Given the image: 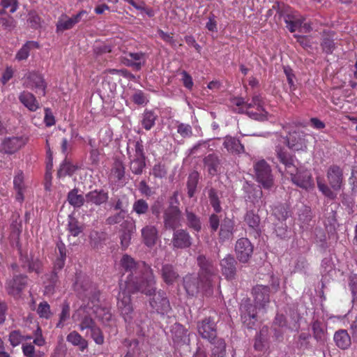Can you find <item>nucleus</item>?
Wrapping results in <instances>:
<instances>
[{"mask_svg": "<svg viewBox=\"0 0 357 357\" xmlns=\"http://www.w3.org/2000/svg\"><path fill=\"white\" fill-rule=\"evenodd\" d=\"M24 340V336L19 331H13L9 335V341L13 347L19 345Z\"/></svg>", "mask_w": 357, "mask_h": 357, "instance_id": "13d9d810", "label": "nucleus"}, {"mask_svg": "<svg viewBox=\"0 0 357 357\" xmlns=\"http://www.w3.org/2000/svg\"><path fill=\"white\" fill-rule=\"evenodd\" d=\"M234 222L229 220H225L220 226V236L222 239L229 238L233 234Z\"/></svg>", "mask_w": 357, "mask_h": 357, "instance_id": "4c0bfd02", "label": "nucleus"}, {"mask_svg": "<svg viewBox=\"0 0 357 357\" xmlns=\"http://www.w3.org/2000/svg\"><path fill=\"white\" fill-rule=\"evenodd\" d=\"M23 84L26 88L35 89L36 92L41 91L42 94L45 95L46 87L43 77L36 72H29L23 79Z\"/></svg>", "mask_w": 357, "mask_h": 357, "instance_id": "2eb2a0df", "label": "nucleus"}, {"mask_svg": "<svg viewBox=\"0 0 357 357\" xmlns=\"http://www.w3.org/2000/svg\"><path fill=\"white\" fill-rule=\"evenodd\" d=\"M188 226L198 231L201 229L199 219L192 213L186 211Z\"/></svg>", "mask_w": 357, "mask_h": 357, "instance_id": "864d4df0", "label": "nucleus"}, {"mask_svg": "<svg viewBox=\"0 0 357 357\" xmlns=\"http://www.w3.org/2000/svg\"><path fill=\"white\" fill-rule=\"evenodd\" d=\"M136 230L135 221L129 217L124 220L121 225V245L123 249H126L131 241L132 234Z\"/></svg>", "mask_w": 357, "mask_h": 357, "instance_id": "ddd939ff", "label": "nucleus"}, {"mask_svg": "<svg viewBox=\"0 0 357 357\" xmlns=\"http://www.w3.org/2000/svg\"><path fill=\"white\" fill-rule=\"evenodd\" d=\"M244 220L250 228L255 231L258 230L260 219L257 214L254 213L252 211H248Z\"/></svg>", "mask_w": 357, "mask_h": 357, "instance_id": "a19ab883", "label": "nucleus"}, {"mask_svg": "<svg viewBox=\"0 0 357 357\" xmlns=\"http://www.w3.org/2000/svg\"><path fill=\"white\" fill-rule=\"evenodd\" d=\"M1 20L0 25L5 29L10 31L15 27V22L12 17L5 16L3 18H1Z\"/></svg>", "mask_w": 357, "mask_h": 357, "instance_id": "69168bd1", "label": "nucleus"}, {"mask_svg": "<svg viewBox=\"0 0 357 357\" xmlns=\"http://www.w3.org/2000/svg\"><path fill=\"white\" fill-rule=\"evenodd\" d=\"M24 144L25 140L22 137H6L1 144L0 151L7 154H13Z\"/></svg>", "mask_w": 357, "mask_h": 357, "instance_id": "a211bd4d", "label": "nucleus"}, {"mask_svg": "<svg viewBox=\"0 0 357 357\" xmlns=\"http://www.w3.org/2000/svg\"><path fill=\"white\" fill-rule=\"evenodd\" d=\"M312 331L314 337L319 342H324L326 339L325 331L322 327V324L319 321H314L312 323Z\"/></svg>", "mask_w": 357, "mask_h": 357, "instance_id": "79ce46f5", "label": "nucleus"}, {"mask_svg": "<svg viewBox=\"0 0 357 357\" xmlns=\"http://www.w3.org/2000/svg\"><path fill=\"white\" fill-rule=\"evenodd\" d=\"M148 209L149 205L147 202L142 199L137 200L133 204L132 210L138 215L146 213Z\"/></svg>", "mask_w": 357, "mask_h": 357, "instance_id": "603ef678", "label": "nucleus"}, {"mask_svg": "<svg viewBox=\"0 0 357 357\" xmlns=\"http://www.w3.org/2000/svg\"><path fill=\"white\" fill-rule=\"evenodd\" d=\"M144 167V158H135L130 162V169L135 174H141Z\"/></svg>", "mask_w": 357, "mask_h": 357, "instance_id": "de8ad7c7", "label": "nucleus"}, {"mask_svg": "<svg viewBox=\"0 0 357 357\" xmlns=\"http://www.w3.org/2000/svg\"><path fill=\"white\" fill-rule=\"evenodd\" d=\"M172 242L174 248L184 249L191 245L192 238L186 231L178 229L174 232Z\"/></svg>", "mask_w": 357, "mask_h": 357, "instance_id": "412c9836", "label": "nucleus"}, {"mask_svg": "<svg viewBox=\"0 0 357 357\" xmlns=\"http://www.w3.org/2000/svg\"><path fill=\"white\" fill-rule=\"evenodd\" d=\"M275 154L278 160L286 169V172L291 176L294 184L301 188L309 190L314 187V182L310 171L304 169H298L294 164L292 156L284 151L280 146H276Z\"/></svg>", "mask_w": 357, "mask_h": 357, "instance_id": "7ed1b4c3", "label": "nucleus"}, {"mask_svg": "<svg viewBox=\"0 0 357 357\" xmlns=\"http://www.w3.org/2000/svg\"><path fill=\"white\" fill-rule=\"evenodd\" d=\"M37 313L40 318L50 319L52 316L50 305L46 301L40 302L37 308Z\"/></svg>", "mask_w": 357, "mask_h": 357, "instance_id": "8fccbe9b", "label": "nucleus"}, {"mask_svg": "<svg viewBox=\"0 0 357 357\" xmlns=\"http://www.w3.org/2000/svg\"><path fill=\"white\" fill-rule=\"evenodd\" d=\"M87 310H89L87 306L84 308L80 307L73 315V321L79 323V328L82 331L85 329L91 330L96 326Z\"/></svg>", "mask_w": 357, "mask_h": 357, "instance_id": "dca6fc26", "label": "nucleus"}, {"mask_svg": "<svg viewBox=\"0 0 357 357\" xmlns=\"http://www.w3.org/2000/svg\"><path fill=\"white\" fill-rule=\"evenodd\" d=\"M66 340L73 346L77 347L81 351H84L88 347V342L75 331L67 335Z\"/></svg>", "mask_w": 357, "mask_h": 357, "instance_id": "c85d7f7f", "label": "nucleus"}, {"mask_svg": "<svg viewBox=\"0 0 357 357\" xmlns=\"http://www.w3.org/2000/svg\"><path fill=\"white\" fill-rule=\"evenodd\" d=\"M268 328L264 326L259 334L256 337L254 347L255 350L259 351H263L266 349L268 344Z\"/></svg>", "mask_w": 357, "mask_h": 357, "instance_id": "72a5a7b5", "label": "nucleus"}, {"mask_svg": "<svg viewBox=\"0 0 357 357\" xmlns=\"http://www.w3.org/2000/svg\"><path fill=\"white\" fill-rule=\"evenodd\" d=\"M326 177L330 187L317 179L318 189L327 198L335 199L337 197V192L340 190L342 186V169L339 166L333 165L328 167Z\"/></svg>", "mask_w": 357, "mask_h": 357, "instance_id": "0eeeda50", "label": "nucleus"}, {"mask_svg": "<svg viewBox=\"0 0 357 357\" xmlns=\"http://www.w3.org/2000/svg\"><path fill=\"white\" fill-rule=\"evenodd\" d=\"M335 344L341 349H347L351 345V338L346 330H340L334 335Z\"/></svg>", "mask_w": 357, "mask_h": 357, "instance_id": "7c9ffc66", "label": "nucleus"}, {"mask_svg": "<svg viewBox=\"0 0 357 357\" xmlns=\"http://www.w3.org/2000/svg\"><path fill=\"white\" fill-rule=\"evenodd\" d=\"M288 133L287 138L282 137L278 133L274 134V138L276 140L275 150L277 146H280L284 151H287L285 144H287L288 147L293 151H304L307 148V140L305 139L306 134L294 125H287L283 127Z\"/></svg>", "mask_w": 357, "mask_h": 357, "instance_id": "39448f33", "label": "nucleus"}, {"mask_svg": "<svg viewBox=\"0 0 357 357\" xmlns=\"http://www.w3.org/2000/svg\"><path fill=\"white\" fill-rule=\"evenodd\" d=\"M91 337L97 344H102L104 343V337L99 327L95 326L91 330Z\"/></svg>", "mask_w": 357, "mask_h": 357, "instance_id": "052dcab7", "label": "nucleus"}, {"mask_svg": "<svg viewBox=\"0 0 357 357\" xmlns=\"http://www.w3.org/2000/svg\"><path fill=\"white\" fill-rule=\"evenodd\" d=\"M123 62L128 66L139 70L145 63V56L142 52L129 53L123 57Z\"/></svg>", "mask_w": 357, "mask_h": 357, "instance_id": "b1692460", "label": "nucleus"}, {"mask_svg": "<svg viewBox=\"0 0 357 357\" xmlns=\"http://www.w3.org/2000/svg\"><path fill=\"white\" fill-rule=\"evenodd\" d=\"M236 261L231 255H227L220 262L222 274L227 278H234L236 272L235 267Z\"/></svg>", "mask_w": 357, "mask_h": 357, "instance_id": "393cba45", "label": "nucleus"}, {"mask_svg": "<svg viewBox=\"0 0 357 357\" xmlns=\"http://www.w3.org/2000/svg\"><path fill=\"white\" fill-rule=\"evenodd\" d=\"M1 4L3 10L9 9V12L11 13H15L17 9V0H1Z\"/></svg>", "mask_w": 357, "mask_h": 357, "instance_id": "680f3d73", "label": "nucleus"}, {"mask_svg": "<svg viewBox=\"0 0 357 357\" xmlns=\"http://www.w3.org/2000/svg\"><path fill=\"white\" fill-rule=\"evenodd\" d=\"M20 102L29 110L35 112L39 108V102L36 97L28 91H23L19 96Z\"/></svg>", "mask_w": 357, "mask_h": 357, "instance_id": "a878e982", "label": "nucleus"}, {"mask_svg": "<svg viewBox=\"0 0 357 357\" xmlns=\"http://www.w3.org/2000/svg\"><path fill=\"white\" fill-rule=\"evenodd\" d=\"M284 19L287 28L291 33L296 31L307 33L311 29L310 25L304 22L305 19L297 11H289L284 15Z\"/></svg>", "mask_w": 357, "mask_h": 357, "instance_id": "6e6552de", "label": "nucleus"}, {"mask_svg": "<svg viewBox=\"0 0 357 357\" xmlns=\"http://www.w3.org/2000/svg\"><path fill=\"white\" fill-rule=\"evenodd\" d=\"M197 328L199 334L204 339L211 341L216 336L215 322L210 317L199 322Z\"/></svg>", "mask_w": 357, "mask_h": 357, "instance_id": "6ab92c4d", "label": "nucleus"}, {"mask_svg": "<svg viewBox=\"0 0 357 357\" xmlns=\"http://www.w3.org/2000/svg\"><path fill=\"white\" fill-rule=\"evenodd\" d=\"M121 266L126 271L130 272L127 280L119 282V291L117 295V307L124 321L131 324L133 318V307L130 294L141 291L151 295L155 290V281L152 270L144 263H136L132 257L124 255L121 259Z\"/></svg>", "mask_w": 357, "mask_h": 357, "instance_id": "f257e3e1", "label": "nucleus"}, {"mask_svg": "<svg viewBox=\"0 0 357 357\" xmlns=\"http://www.w3.org/2000/svg\"><path fill=\"white\" fill-rule=\"evenodd\" d=\"M199 175L197 172H192L190 174L188 181V194L190 197L195 195L198 183Z\"/></svg>", "mask_w": 357, "mask_h": 357, "instance_id": "c03bdc74", "label": "nucleus"}, {"mask_svg": "<svg viewBox=\"0 0 357 357\" xmlns=\"http://www.w3.org/2000/svg\"><path fill=\"white\" fill-rule=\"evenodd\" d=\"M311 220V213L310 209L308 207H305L302 213L298 215V221L301 224V227L306 229L307 225Z\"/></svg>", "mask_w": 357, "mask_h": 357, "instance_id": "3c124183", "label": "nucleus"}, {"mask_svg": "<svg viewBox=\"0 0 357 357\" xmlns=\"http://www.w3.org/2000/svg\"><path fill=\"white\" fill-rule=\"evenodd\" d=\"M68 227L69 232L74 236H77L82 231V229L79 225L78 221L71 215L68 216Z\"/></svg>", "mask_w": 357, "mask_h": 357, "instance_id": "09e8293b", "label": "nucleus"}, {"mask_svg": "<svg viewBox=\"0 0 357 357\" xmlns=\"http://www.w3.org/2000/svg\"><path fill=\"white\" fill-rule=\"evenodd\" d=\"M212 348V357H223L225 354V342L222 339L217 340Z\"/></svg>", "mask_w": 357, "mask_h": 357, "instance_id": "a18cd8bd", "label": "nucleus"}, {"mask_svg": "<svg viewBox=\"0 0 357 357\" xmlns=\"http://www.w3.org/2000/svg\"><path fill=\"white\" fill-rule=\"evenodd\" d=\"M85 10H82L73 17H69L67 15H61L56 24V31H63L71 29L75 24L79 22L80 19L84 15H86Z\"/></svg>", "mask_w": 357, "mask_h": 357, "instance_id": "aec40b11", "label": "nucleus"}, {"mask_svg": "<svg viewBox=\"0 0 357 357\" xmlns=\"http://www.w3.org/2000/svg\"><path fill=\"white\" fill-rule=\"evenodd\" d=\"M349 287L353 296V301L357 303V274L349 276Z\"/></svg>", "mask_w": 357, "mask_h": 357, "instance_id": "4d7b16f0", "label": "nucleus"}, {"mask_svg": "<svg viewBox=\"0 0 357 357\" xmlns=\"http://www.w3.org/2000/svg\"><path fill=\"white\" fill-rule=\"evenodd\" d=\"M70 316V307L68 304L63 305L62 307V310L60 314V320L57 324V327H63V322L66 321Z\"/></svg>", "mask_w": 357, "mask_h": 357, "instance_id": "338daca9", "label": "nucleus"}, {"mask_svg": "<svg viewBox=\"0 0 357 357\" xmlns=\"http://www.w3.org/2000/svg\"><path fill=\"white\" fill-rule=\"evenodd\" d=\"M224 147L232 154H239L244 151V146L240 141L230 136H227L223 142Z\"/></svg>", "mask_w": 357, "mask_h": 357, "instance_id": "bb28decb", "label": "nucleus"}, {"mask_svg": "<svg viewBox=\"0 0 357 357\" xmlns=\"http://www.w3.org/2000/svg\"><path fill=\"white\" fill-rule=\"evenodd\" d=\"M87 308L91 310L103 324H108L112 319V316L110 310L100 305L98 294L96 292L94 293L87 303Z\"/></svg>", "mask_w": 357, "mask_h": 357, "instance_id": "9d476101", "label": "nucleus"}, {"mask_svg": "<svg viewBox=\"0 0 357 357\" xmlns=\"http://www.w3.org/2000/svg\"><path fill=\"white\" fill-rule=\"evenodd\" d=\"M125 176V167L122 162L116 161L114 163L111 173L109 175V179L114 182L121 181Z\"/></svg>", "mask_w": 357, "mask_h": 357, "instance_id": "f704fd0d", "label": "nucleus"}, {"mask_svg": "<svg viewBox=\"0 0 357 357\" xmlns=\"http://www.w3.org/2000/svg\"><path fill=\"white\" fill-rule=\"evenodd\" d=\"M151 308L159 314H167L171 310L169 301L165 293L159 291L155 293L149 301Z\"/></svg>", "mask_w": 357, "mask_h": 357, "instance_id": "f8f14e48", "label": "nucleus"}, {"mask_svg": "<svg viewBox=\"0 0 357 357\" xmlns=\"http://www.w3.org/2000/svg\"><path fill=\"white\" fill-rule=\"evenodd\" d=\"M197 263L200 267L199 279L195 275H188L183 278V286L188 295L194 296L199 291L210 293L212 286V278L215 276V269L204 256L197 257Z\"/></svg>", "mask_w": 357, "mask_h": 357, "instance_id": "f03ea898", "label": "nucleus"}, {"mask_svg": "<svg viewBox=\"0 0 357 357\" xmlns=\"http://www.w3.org/2000/svg\"><path fill=\"white\" fill-rule=\"evenodd\" d=\"M126 211H119L115 215L109 216L106 222L109 225L122 224L124 220H126Z\"/></svg>", "mask_w": 357, "mask_h": 357, "instance_id": "5fc2aeb1", "label": "nucleus"}, {"mask_svg": "<svg viewBox=\"0 0 357 357\" xmlns=\"http://www.w3.org/2000/svg\"><path fill=\"white\" fill-rule=\"evenodd\" d=\"M33 344L38 347H43L45 344L46 341L42 335V331L40 328H38L35 332V337L33 341Z\"/></svg>", "mask_w": 357, "mask_h": 357, "instance_id": "774afa93", "label": "nucleus"}, {"mask_svg": "<svg viewBox=\"0 0 357 357\" xmlns=\"http://www.w3.org/2000/svg\"><path fill=\"white\" fill-rule=\"evenodd\" d=\"M252 293L255 306L245 301L241 305L240 308L243 322L248 328H252L257 321L256 309L261 311L269 303V291L266 286L257 285L253 288Z\"/></svg>", "mask_w": 357, "mask_h": 357, "instance_id": "20e7f679", "label": "nucleus"}, {"mask_svg": "<svg viewBox=\"0 0 357 357\" xmlns=\"http://www.w3.org/2000/svg\"><path fill=\"white\" fill-rule=\"evenodd\" d=\"M22 350L23 354L26 357H35L36 351L35 347L31 343H23L22 345Z\"/></svg>", "mask_w": 357, "mask_h": 357, "instance_id": "0e129e2a", "label": "nucleus"}, {"mask_svg": "<svg viewBox=\"0 0 357 357\" xmlns=\"http://www.w3.org/2000/svg\"><path fill=\"white\" fill-rule=\"evenodd\" d=\"M232 106H236L238 113H246L251 118L264 121L267 118V112L264 108V102L260 95H255L252 102H245L243 98H234L231 100Z\"/></svg>", "mask_w": 357, "mask_h": 357, "instance_id": "423d86ee", "label": "nucleus"}, {"mask_svg": "<svg viewBox=\"0 0 357 357\" xmlns=\"http://www.w3.org/2000/svg\"><path fill=\"white\" fill-rule=\"evenodd\" d=\"M68 201L69 204L74 207H80L86 202V197L77 193V190H73L68 195Z\"/></svg>", "mask_w": 357, "mask_h": 357, "instance_id": "58836bf2", "label": "nucleus"}, {"mask_svg": "<svg viewBox=\"0 0 357 357\" xmlns=\"http://www.w3.org/2000/svg\"><path fill=\"white\" fill-rule=\"evenodd\" d=\"M87 308L91 310L103 324H108L112 319V316L110 310L100 305L98 294L96 292L94 293L87 303Z\"/></svg>", "mask_w": 357, "mask_h": 357, "instance_id": "1a4fd4ad", "label": "nucleus"}, {"mask_svg": "<svg viewBox=\"0 0 357 357\" xmlns=\"http://www.w3.org/2000/svg\"><path fill=\"white\" fill-rule=\"evenodd\" d=\"M152 174L154 176L158 178L165 177L167 174L165 165L160 163L155 165L153 167Z\"/></svg>", "mask_w": 357, "mask_h": 357, "instance_id": "e2e57ef3", "label": "nucleus"}, {"mask_svg": "<svg viewBox=\"0 0 357 357\" xmlns=\"http://www.w3.org/2000/svg\"><path fill=\"white\" fill-rule=\"evenodd\" d=\"M257 179L264 188H270L273 185V176L269 165L264 160L258 161L255 165Z\"/></svg>", "mask_w": 357, "mask_h": 357, "instance_id": "9b49d317", "label": "nucleus"}, {"mask_svg": "<svg viewBox=\"0 0 357 357\" xmlns=\"http://www.w3.org/2000/svg\"><path fill=\"white\" fill-rule=\"evenodd\" d=\"M34 48H39V45L35 41H27L23 46L18 50L15 55V59L20 61L27 59L29 56L31 50Z\"/></svg>", "mask_w": 357, "mask_h": 357, "instance_id": "473e14b6", "label": "nucleus"}, {"mask_svg": "<svg viewBox=\"0 0 357 357\" xmlns=\"http://www.w3.org/2000/svg\"><path fill=\"white\" fill-rule=\"evenodd\" d=\"M108 199V194L104 190H93L86 195V203L100 205Z\"/></svg>", "mask_w": 357, "mask_h": 357, "instance_id": "cd10ccee", "label": "nucleus"}, {"mask_svg": "<svg viewBox=\"0 0 357 357\" xmlns=\"http://www.w3.org/2000/svg\"><path fill=\"white\" fill-rule=\"evenodd\" d=\"M235 251L238 259L243 263L248 262L253 252V246L246 238H242L236 241Z\"/></svg>", "mask_w": 357, "mask_h": 357, "instance_id": "4468645a", "label": "nucleus"}, {"mask_svg": "<svg viewBox=\"0 0 357 357\" xmlns=\"http://www.w3.org/2000/svg\"><path fill=\"white\" fill-rule=\"evenodd\" d=\"M143 243L149 248L153 247L158 238V231L155 226L146 225L142 230Z\"/></svg>", "mask_w": 357, "mask_h": 357, "instance_id": "5701e85b", "label": "nucleus"}, {"mask_svg": "<svg viewBox=\"0 0 357 357\" xmlns=\"http://www.w3.org/2000/svg\"><path fill=\"white\" fill-rule=\"evenodd\" d=\"M181 211L176 206L169 207L165 212L164 222L166 228L174 229L180 225Z\"/></svg>", "mask_w": 357, "mask_h": 357, "instance_id": "4be33fe9", "label": "nucleus"}, {"mask_svg": "<svg viewBox=\"0 0 357 357\" xmlns=\"http://www.w3.org/2000/svg\"><path fill=\"white\" fill-rule=\"evenodd\" d=\"M161 275L164 282L167 284H172L178 278V273L171 264L162 265Z\"/></svg>", "mask_w": 357, "mask_h": 357, "instance_id": "c756f323", "label": "nucleus"}, {"mask_svg": "<svg viewBox=\"0 0 357 357\" xmlns=\"http://www.w3.org/2000/svg\"><path fill=\"white\" fill-rule=\"evenodd\" d=\"M243 188L245 192L248 193V199L253 204L259 206V201L261 200L262 196V191L260 188H254L248 183H246V185H244Z\"/></svg>", "mask_w": 357, "mask_h": 357, "instance_id": "2f4dec72", "label": "nucleus"}, {"mask_svg": "<svg viewBox=\"0 0 357 357\" xmlns=\"http://www.w3.org/2000/svg\"><path fill=\"white\" fill-rule=\"evenodd\" d=\"M177 132L184 138L190 137L192 135V128L189 124L179 123L177 126Z\"/></svg>", "mask_w": 357, "mask_h": 357, "instance_id": "6e6d98bb", "label": "nucleus"}, {"mask_svg": "<svg viewBox=\"0 0 357 357\" xmlns=\"http://www.w3.org/2000/svg\"><path fill=\"white\" fill-rule=\"evenodd\" d=\"M286 330V321L282 314H277L274 321V334L277 339L281 337Z\"/></svg>", "mask_w": 357, "mask_h": 357, "instance_id": "c9c22d12", "label": "nucleus"}, {"mask_svg": "<svg viewBox=\"0 0 357 357\" xmlns=\"http://www.w3.org/2000/svg\"><path fill=\"white\" fill-rule=\"evenodd\" d=\"M208 196H209L211 204L212 205L215 211L217 213L220 212L221 210V207H220V202L218 200V197L217 195V192H215V190L213 189L210 190Z\"/></svg>", "mask_w": 357, "mask_h": 357, "instance_id": "bf43d9fd", "label": "nucleus"}, {"mask_svg": "<svg viewBox=\"0 0 357 357\" xmlns=\"http://www.w3.org/2000/svg\"><path fill=\"white\" fill-rule=\"evenodd\" d=\"M335 272L334 266L331 258H325L321 263V273L323 278L332 276Z\"/></svg>", "mask_w": 357, "mask_h": 357, "instance_id": "49530a36", "label": "nucleus"}, {"mask_svg": "<svg viewBox=\"0 0 357 357\" xmlns=\"http://www.w3.org/2000/svg\"><path fill=\"white\" fill-rule=\"evenodd\" d=\"M175 331L174 340L176 342H181L185 344H188L190 340L188 338V331H186L183 326L181 324H176L173 328V331Z\"/></svg>", "mask_w": 357, "mask_h": 357, "instance_id": "e433bc0d", "label": "nucleus"}, {"mask_svg": "<svg viewBox=\"0 0 357 357\" xmlns=\"http://www.w3.org/2000/svg\"><path fill=\"white\" fill-rule=\"evenodd\" d=\"M156 116L151 111H146L144 113L142 120V126L146 130H149L155 125Z\"/></svg>", "mask_w": 357, "mask_h": 357, "instance_id": "37998d69", "label": "nucleus"}, {"mask_svg": "<svg viewBox=\"0 0 357 357\" xmlns=\"http://www.w3.org/2000/svg\"><path fill=\"white\" fill-rule=\"evenodd\" d=\"M204 164L208 167L209 174L213 175L218 171L219 161L218 157L213 154H210L204 158Z\"/></svg>", "mask_w": 357, "mask_h": 357, "instance_id": "ea45409f", "label": "nucleus"}, {"mask_svg": "<svg viewBox=\"0 0 357 357\" xmlns=\"http://www.w3.org/2000/svg\"><path fill=\"white\" fill-rule=\"evenodd\" d=\"M26 284V278L23 275H17L6 282V289L8 294L18 297Z\"/></svg>", "mask_w": 357, "mask_h": 357, "instance_id": "f3484780", "label": "nucleus"}]
</instances>
